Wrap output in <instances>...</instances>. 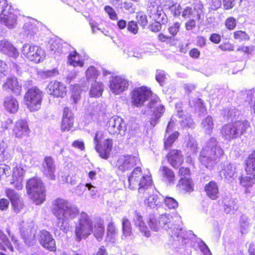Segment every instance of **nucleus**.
I'll return each mask as SVG.
<instances>
[{
    "label": "nucleus",
    "instance_id": "4",
    "mask_svg": "<svg viewBox=\"0 0 255 255\" xmlns=\"http://www.w3.org/2000/svg\"><path fill=\"white\" fill-rule=\"evenodd\" d=\"M128 182L129 188L133 190L138 188V193L152 184L151 174L148 172L143 173L140 167L133 169L128 177Z\"/></svg>",
    "mask_w": 255,
    "mask_h": 255
},
{
    "label": "nucleus",
    "instance_id": "54",
    "mask_svg": "<svg viewBox=\"0 0 255 255\" xmlns=\"http://www.w3.org/2000/svg\"><path fill=\"white\" fill-rule=\"evenodd\" d=\"M11 205L15 212L19 213L23 209L24 204L22 198L20 197L11 203Z\"/></svg>",
    "mask_w": 255,
    "mask_h": 255
},
{
    "label": "nucleus",
    "instance_id": "5",
    "mask_svg": "<svg viewBox=\"0 0 255 255\" xmlns=\"http://www.w3.org/2000/svg\"><path fill=\"white\" fill-rule=\"evenodd\" d=\"M250 125L247 120L235 121L232 124L224 125L221 129L223 137L226 140H231L243 134Z\"/></svg>",
    "mask_w": 255,
    "mask_h": 255
},
{
    "label": "nucleus",
    "instance_id": "24",
    "mask_svg": "<svg viewBox=\"0 0 255 255\" xmlns=\"http://www.w3.org/2000/svg\"><path fill=\"white\" fill-rule=\"evenodd\" d=\"M49 43L50 50L59 54L67 53L71 48L69 44L58 38L51 39Z\"/></svg>",
    "mask_w": 255,
    "mask_h": 255
},
{
    "label": "nucleus",
    "instance_id": "7",
    "mask_svg": "<svg viewBox=\"0 0 255 255\" xmlns=\"http://www.w3.org/2000/svg\"><path fill=\"white\" fill-rule=\"evenodd\" d=\"M42 23L35 19L30 18L25 21L21 35L27 40L38 41L40 37V30Z\"/></svg>",
    "mask_w": 255,
    "mask_h": 255
},
{
    "label": "nucleus",
    "instance_id": "12",
    "mask_svg": "<svg viewBox=\"0 0 255 255\" xmlns=\"http://www.w3.org/2000/svg\"><path fill=\"white\" fill-rule=\"evenodd\" d=\"M148 108L152 113L150 118V125L154 127L159 122V119L165 112L164 106L161 104L158 97H153L148 103Z\"/></svg>",
    "mask_w": 255,
    "mask_h": 255
},
{
    "label": "nucleus",
    "instance_id": "48",
    "mask_svg": "<svg viewBox=\"0 0 255 255\" xmlns=\"http://www.w3.org/2000/svg\"><path fill=\"white\" fill-rule=\"evenodd\" d=\"M189 105L192 107H194L195 109L199 111L200 114H204L206 111L205 107L204 106L202 101L199 98H196L195 100L189 101Z\"/></svg>",
    "mask_w": 255,
    "mask_h": 255
},
{
    "label": "nucleus",
    "instance_id": "56",
    "mask_svg": "<svg viewBox=\"0 0 255 255\" xmlns=\"http://www.w3.org/2000/svg\"><path fill=\"white\" fill-rule=\"evenodd\" d=\"M164 203L169 209H175L178 206L177 202L173 198L166 197L164 199Z\"/></svg>",
    "mask_w": 255,
    "mask_h": 255
},
{
    "label": "nucleus",
    "instance_id": "3",
    "mask_svg": "<svg viewBox=\"0 0 255 255\" xmlns=\"http://www.w3.org/2000/svg\"><path fill=\"white\" fill-rule=\"evenodd\" d=\"M224 150L215 137L207 141L200 153L199 161L206 168L212 170L220 161Z\"/></svg>",
    "mask_w": 255,
    "mask_h": 255
},
{
    "label": "nucleus",
    "instance_id": "28",
    "mask_svg": "<svg viewBox=\"0 0 255 255\" xmlns=\"http://www.w3.org/2000/svg\"><path fill=\"white\" fill-rule=\"evenodd\" d=\"M74 117L73 114L69 109L67 107L64 108L63 119L61 128L62 131H69L73 125Z\"/></svg>",
    "mask_w": 255,
    "mask_h": 255
},
{
    "label": "nucleus",
    "instance_id": "43",
    "mask_svg": "<svg viewBox=\"0 0 255 255\" xmlns=\"http://www.w3.org/2000/svg\"><path fill=\"white\" fill-rule=\"evenodd\" d=\"M177 116L180 119H181V120L179 121V122L181 123L182 127H188L191 128H194L195 124L190 116H184L182 117V111L179 110H178Z\"/></svg>",
    "mask_w": 255,
    "mask_h": 255
},
{
    "label": "nucleus",
    "instance_id": "58",
    "mask_svg": "<svg viewBox=\"0 0 255 255\" xmlns=\"http://www.w3.org/2000/svg\"><path fill=\"white\" fill-rule=\"evenodd\" d=\"M234 37L235 39H238L240 41L249 39V35L246 33V32L242 30L235 31L234 34Z\"/></svg>",
    "mask_w": 255,
    "mask_h": 255
},
{
    "label": "nucleus",
    "instance_id": "32",
    "mask_svg": "<svg viewBox=\"0 0 255 255\" xmlns=\"http://www.w3.org/2000/svg\"><path fill=\"white\" fill-rule=\"evenodd\" d=\"M225 212L227 214H234L238 209L236 199H232L229 196L225 197L222 201Z\"/></svg>",
    "mask_w": 255,
    "mask_h": 255
},
{
    "label": "nucleus",
    "instance_id": "46",
    "mask_svg": "<svg viewBox=\"0 0 255 255\" xmlns=\"http://www.w3.org/2000/svg\"><path fill=\"white\" fill-rule=\"evenodd\" d=\"M242 116L241 111L235 108H231L228 111L227 119L231 121L232 123L240 120Z\"/></svg>",
    "mask_w": 255,
    "mask_h": 255
},
{
    "label": "nucleus",
    "instance_id": "51",
    "mask_svg": "<svg viewBox=\"0 0 255 255\" xmlns=\"http://www.w3.org/2000/svg\"><path fill=\"white\" fill-rule=\"evenodd\" d=\"M179 133L178 131H175L171 134L168 135L164 138V147L168 149L174 143L175 140L178 137Z\"/></svg>",
    "mask_w": 255,
    "mask_h": 255
},
{
    "label": "nucleus",
    "instance_id": "31",
    "mask_svg": "<svg viewBox=\"0 0 255 255\" xmlns=\"http://www.w3.org/2000/svg\"><path fill=\"white\" fill-rule=\"evenodd\" d=\"M133 221L135 226L137 227L140 232L145 237H149L150 236V231L148 227L145 225V223L143 221L142 217L139 213L135 211L134 212V216Z\"/></svg>",
    "mask_w": 255,
    "mask_h": 255
},
{
    "label": "nucleus",
    "instance_id": "10",
    "mask_svg": "<svg viewBox=\"0 0 255 255\" xmlns=\"http://www.w3.org/2000/svg\"><path fill=\"white\" fill-rule=\"evenodd\" d=\"M43 93L39 89L34 87L29 89L25 93V105L31 112L39 110L43 99Z\"/></svg>",
    "mask_w": 255,
    "mask_h": 255
},
{
    "label": "nucleus",
    "instance_id": "34",
    "mask_svg": "<svg viewBox=\"0 0 255 255\" xmlns=\"http://www.w3.org/2000/svg\"><path fill=\"white\" fill-rule=\"evenodd\" d=\"M4 89H8L16 95H19L21 91V86L16 78L13 77L7 79L3 85Z\"/></svg>",
    "mask_w": 255,
    "mask_h": 255
},
{
    "label": "nucleus",
    "instance_id": "41",
    "mask_svg": "<svg viewBox=\"0 0 255 255\" xmlns=\"http://www.w3.org/2000/svg\"><path fill=\"white\" fill-rule=\"evenodd\" d=\"M177 186L187 192H191L194 190L193 183L190 178L181 177Z\"/></svg>",
    "mask_w": 255,
    "mask_h": 255
},
{
    "label": "nucleus",
    "instance_id": "33",
    "mask_svg": "<svg viewBox=\"0 0 255 255\" xmlns=\"http://www.w3.org/2000/svg\"><path fill=\"white\" fill-rule=\"evenodd\" d=\"M160 171L162 172V180L166 184L173 185L175 182V176L174 172L170 168L163 166L160 168Z\"/></svg>",
    "mask_w": 255,
    "mask_h": 255
},
{
    "label": "nucleus",
    "instance_id": "44",
    "mask_svg": "<svg viewBox=\"0 0 255 255\" xmlns=\"http://www.w3.org/2000/svg\"><path fill=\"white\" fill-rule=\"evenodd\" d=\"M103 91V84L101 82H95L91 86L90 95L92 97H99L102 96Z\"/></svg>",
    "mask_w": 255,
    "mask_h": 255
},
{
    "label": "nucleus",
    "instance_id": "29",
    "mask_svg": "<svg viewBox=\"0 0 255 255\" xmlns=\"http://www.w3.org/2000/svg\"><path fill=\"white\" fill-rule=\"evenodd\" d=\"M168 161L173 167L178 168L183 161V157L181 151L178 150L170 151L168 155Z\"/></svg>",
    "mask_w": 255,
    "mask_h": 255
},
{
    "label": "nucleus",
    "instance_id": "52",
    "mask_svg": "<svg viewBox=\"0 0 255 255\" xmlns=\"http://www.w3.org/2000/svg\"><path fill=\"white\" fill-rule=\"evenodd\" d=\"M123 231L125 237L130 236L131 234V225L130 221L126 218L122 220Z\"/></svg>",
    "mask_w": 255,
    "mask_h": 255
},
{
    "label": "nucleus",
    "instance_id": "59",
    "mask_svg": "<svg viewBox=\"0 0 255 255\" xmlns=\"http://www.w3.org/2000/svg\"><path fill=\"white\" fill-rule=\"evenodd\" d=\"M81 91L79 86H75L72 89L71 98L75 103H77L81 98Z\"/></svg>",
    "mask_w": 255,
    "mask_h": 255
},
{
    "label": "nucleus",
    "instance_id": "23",
    "mask_svg": "<svg viewBox=\"0 0 255 255\" xmlns=\"http://www.w3.org/2000/svg\"><path fill=\"white\" fill-rule=\"evenodd\" d=\"M7 12V13L0 14V22L8 28L13 29L17 25V15L15 10L12 8Z\"/></svg>",
    "mask_w": 255,
    "mask_h": 255
},
{
    "label": "nucleus",
    "instance_id": "18",
    "mask_svg": "<svg viewBox=\"0 0 255 255\" xmlns=\"http://www.w3.org/2000/svg\"><path fill=\"white\" fill-rule=\"evenodd\" d=\"M12 180L11 184H13L17 190H21L23 187L22 182L25 173V169L23 165L16 162L13 164Z\"/></svg>",
    "mask_w": 255,
    "mask_h": 255
},
{
    "label": "nucleus",
    "instance_id": "8",
    "mask_svg": "<svg viewBox=\"0 0 255 255\" xmlns=\"http://www.w3.org/2000/svg\"><path fill=\"white\" fill-rule=\"evenodd\" d=\"M93 231V222L87 214L82 212L75 226L76 240L80 242L87 238Z\"/></svg>",
    "mask_w": 255,
    "mask_h": 255
},
{
    "label": "nucleus",
    "instance_id": "37",
    "mask_svg": "<svg viewBox=\"0 0 255 255\" xmlns=\"http://www.w3.org/2000/svg\"><path fill=\"white\" fill-rule=\"evenodd\" d=\"M3 105L5 109L10 113H15L18 108V104L17 100L11 96H7L4 98Z\"/></svg>",
    "mask_w": 255,
    "mask_h": 255
},
{
    "label": "nucleus",
    "instance_id": "30",
    "mask_svg": "<svg viewBox=\"0 0 255 255\" xmlns=\"http://www.w3.org/2000/svg\"><path fill=\"white\" fill-rule=\"evenodd\" d=\"M204 190L207 196L211 200H216L219 197V186L214 181H210L206 184L204 187Z\"/></svg>",
    "mask_w": 255,
    "mask_h": 255
},
{
    "label": "nucleus",
    "instance_id": "53",
    "mask_svg": "<svg viewBox=\"0 0 255 255\" xmlns=\"http://www.w3.org/2000/svg\"><path fill=\"white\" fill-rule=\"evenodd\" d=\"M5 192L7 197L10 201L11 203L21 197L15 190L11 188L6 189Z\"/></svg>",
    "mask_w": 255,
    "mask_h": 255
},
{
    "label": "nucleus",
    "instance_id": "55",
    "mask_svg": "<svg viewBox=\"0 0 255 255\" xmlns=\"http://www.w3.org/2000/svg\"><path fill=\"white\" fill-rule=\"evenodd\" d=\"M249 176L241 177L240 179L241 184L244 187H249L254 183V177L252 175H249Z\"/></svg>",
    "mask_w": 255,
    "mask_h": 255
},
{
    "label": "nucleus",
    "instance_id": "38",
    "mask_svg": "<svg viewBox=\"0 0 255 255\" xmlns=\"http://www.w3.org/2000/svg\"><path fill=\"white\" fill-rule=\"evenodd\" d=\"M68 63L74 67H82L84 62L81 56L76 51H71L68 56Z\"/></svg>",
    "mask_w": 255,
    "mask_h": 255
},
{
    "label": "nucleus",
    "instance_id": "13",
    "mask_svg": "<svg viewBox=\"0 0 255 255\" xmlns=\"http://www.w3.org/2000/svg\"><path fill=\"white\" fill-rule=\"evenodd\" d=\"M20 235L25 243L28 246L32 244V241L35 238L37 227L32 221H22L19 225Z\"/></svg>",
    "mask_w": 255,
    "mask_h": 255
},
{
    "label": "nucleus",
    "instance_id": "50",
    "mask_svg": "<svg viewBox=\"0 0 255 255\" xmlns=\"http://www.w3.org/2000/svg\"><path fill=\"white\" fill-rule=\"evenodd\" d=\"M116 234V229L113 223H109L108 226V231L106 240L111 242H114Z\"/></svg>",
    "mask_w": 255,
    "mask_h": 255
},
{
    "label": "nucleus",
    "instance_id": "17",
    "mask_svg": "<svg viewBox=\"0 0 255 255\" xmlns=\"http://www.w3.org/2000/svg\"><path fill=\"white\" fill-rule=\"evenodd\" d=\"M128 81L123 76H112L109 80V88L114 94L119 95L127 90Z\"/></svg>",
    "mask_w": 255,
    "mask_h": 255
},
{
    "label": "nucleus",
    "instance_id": "2",
    "mask_svg": "<svg viewBox=\"0 0 255 255\" xmlns=\"http://www.w3.org/2000/svg\"><path fill=\"white\" fill-rule=\"evenodd\" d=\"M52 212L57 218L58 227L65 233L69 230V221L79 213L77 206L63 198H58L53 202Z\"/></svg>",
    "mask_w": 255,
    "mask_h": 255
},
{
    "label": "nucleus",
    "instance_id": "40",
    "mask_svg": "<svg viewBox=\"0 0 255 255\" xmlns=\"http://www.w3.org/2000/svg\"><path fill=\"white\" fill-rule=\"evenodd\" d=\"M184 146L186 150L189 153H195L198 149L197 143L196 140L190 134H188L184 141Z\"/></svg>",
    "mask_w": 255,
    "mask_h": 255
},
{
    "label": "nucleus",
    "instance_id": "14",
    "mask_svg": "<svg viewBox=\"0 0 255 255\" xmlns=\"http://www.w3.org/2000/svg\"><path fill=\"white\" fill-rule=\"evenodd\" d=\"M147 13L148 16L154 20H158L166 23L167 17L163 12L162 7L159 4V0H148Z\"/></svg>",
    "mask_w": 255,
    "mask_h": 255
},
{
    "label": "nucleus",
    "instance_id": "39",
    "mask_svg": "<svg viewBox=\"0 0 255 255\" xmlns=\"http://www.w3.org/2000/svg\"><path fill=\"white\" fill-rule=\"evenodd\" d=\"M214 121L212 117L208 116L202 120L201 127L203 131L208 134H210L214 128Z\"/></svg>",
    "mask_w": 255,
    "mask_h": 255
},
{
    "label": "nucleus",
    "instance_id": "16",
    "mask_svg": "<svg viewBox=\"0 0 255 255\" xmlns=\"http://www.w3.org/2000/svg\"><path fill=\"white\" fill-rule=\"evenodd\" d=\"M151 95V92L146 87L135 88L131 92L132 104L137 107L142 106Z\"/></svg>",
    "mask_w": 255,
    "mask_h": 255
},
{
    "label": "nucleus",
    "instance_id": "6",
    "mask_svg": "<svg viewBox=\"0 0 255 255\" xmlns=\"http://www.w3.org/2000/svg\"><path fill=\"white\" fill-rule=\"evenodd\" d=\"M27 193L36 205L42 204L45 199V188L41 179L34 177L26 183Z\"/></svg>",
    "mask_w": 255,
    "mask_h": 255
},
{
    "label": "nucleus",
    "instance_id": "62",
    "mask_svg": "<svg viewBox=\"0 0 255 255\" xmlns=\"http://www.w3.org/2000/svg\"><path fill=\"white\" fill-rule=\"evenodd\" d=\"M6 232L8 234L9 238H11V241L14 246L15 249L18 251H20L21 249L20 245L19 244V242L17 240L16 238L14 237L13 234L10 232V230L9 228L6 229Z\"/></svg>",
    "mask_w": 255,
    "mask_h": 255
},
{
    "label": "nucleus",
    "instance_id": "27",
    "mask_svg": "<svg viewBox=\"0 0 255 255\" xmlns=\"http://www.w3.org/2000/svg\"><path fill=\"white\" fill-rule=\"evenodd\" d=\"M0 50L4 54L14 59H16L19 55V53L16 48L10 42L6 39L2 40L1 41Z\"/></svg>",
    "mask_w": 255,
    "mask_h": 255
},
{
    "label": "nucleus",
    "instance_id": "19",
    "mask_svg": "<svg viewBox=\"0 0 255 255\" xmlns=\"http://www.w3.org/2000/svg\"><path fill=\"white\" fill-rule=\"evenodd\" d=\"M139 162L138 157L133 155H122L118 160L116 166L122 172L130 169Z\"/></svg>",
    "mask_w": 255,
    "mask_h": 255
},
{
    "label": "nucleus",
    "instance_id": "22",
    "mask_svg": "<svg viewBox=\"0 0 255 255\" xmlns=\"http://www.w3.org/2000/svg\"><path fill=\"white\" fill-rule=\"evenodd\" d=\"M47 92L48 94L55 97H64L67 92L65 85L60 82L52 81L47 87Z\"/></svg>",
    "mask_w": 255,
    "mask_h": 255
},
{
    "label": "nucleus",
    "instance_id": "9",
    "mask_svg": "<svg viewBox=\"0 0 255 255\" xmlns=\"http://www.w3.org/2000/svg\"><path fill=\"white\" fill-rule=\"evenodd\" d=\"M21 52L28 60L36 63L43 61L45 57L44 50L40 46L35 44H23Z\"/></svg>",
    "mask_w": 255,
    "mask_h": 255
},
{
    "label": "nucleus",
    "instance_id": "57",
    "mask_svg": "<svg viewBox=\"0 0 255 255\" xmlns=\"http://www.w3.org/2000/svg\"><path fill=\"white\" fill-rule=\"evenodd\" d=\"M11 5L6 0H0V14L7 13L11 8Z\"/></svg>",
    "mask_w": 255,
    "mask_h": 255
},
{
    "label": "nucleus",
    "instance_id": "60",
    "mask_svg": "<svg viewBox=\"0 0 255 255\" xmlns=\"http://www.w3.org/2000/svg\"><path fill=\"white\" fill-rule=\"evenodd\" d=\"M198 247L199 250L204 255H212L210 250L203 241L199 239L198 242Z\"/></svg>",
    "mask_w": 255,
    "mask_h": 255
},
{
    "label": "nucleus",
    "instance_id": "26",
    "mask_svg": "<svg viewBox=\"0 0 255 255\" xmlns=\"http://www.w3.org/2000/svg\"><path fill=\"white\" fill-rule=\"evenodd\" d=\"M113 140L112 138H107L95 148L101 157L107 159L113 148Z\"/></svg>",
    "mask_w": 255,
    "mask_h": 255
},
{
    "label": "nucleus",
    "instance_id": "64",
    "mask_svg": "<svg viewBox=\"0 0 255 255\" xmlns=\"http://www.w3.org/2000/svg\"><path fill=\"white\" fill-rule=\"evenodd\" d=\"M237 25L236 19L233 17H229L226 20L225 25L229 30H233L235 29Z\"/></svg>",
    "mask_w": 255,
    "mask_h": 255
},
{
    "label": "nucleus",
    "instance_id": "49",
    "mask_svg": "<svg viewBox=\"0 0 255 255\" xmlns=\"http://www.w3.org/2000/svg\"><path fill=\"white\" fill-rule=\"evenodd\" d=\"M105 106L103 104H94L91 110V114L93 116H102L105 113Z\"/></svg>",
    "mask_w": 255,
    "mask_h": 255
},
{
    "label": "nucleus",
    "instance_id": "25",
    "mask_svg": "<svg viewBox=\"0 0 255 255\" xmlns=\"http://www.w3.org/2000/svg\"><path fill=\"white\" fill-rule=\"evenodd\" d=\"M30 132V129L26 121L20 120L17 121L13 129V133L15 137L22 138L27 136Z\"/></svg>",
    "mask_w": 255,
    "mask_h": 255
},
{
    "label": "nucleus",
    "instance_id": "21",
    "mask_svg": "<svg viewBox=\"0 0 255 255\" xmlns=\"http://www.w3.org/2000/svg\"><path fill=\"white\" fill-rule=\"evenodd\" d=\"M40 244L45 249L50 251H55L56 249L55 240L52 235L48 231L43 230L38 235Z\"/></svg>",
    "mask_w": 255,
    "mask_h": 255
},
{
    "label": "nucleus",
    "instance_id": "20",
    "mask_svg": "<svg viewBox=\"0 0 255 255\" xmlns=\"http://www.w3.org/2000/svg\"><path fill=\"white\" fill-rule=\"evenodd\" d=\"M41 171L43 175L51 180L56 179V165L53 158L51 156H46L42 162Z\"/></svg>",
    "mask_w": 255,
    "mask_h": 255
},
{
    "label": "nucleus",
    "instance_id": "1",
    "mask_svg": "<svg viewBox=\"0 0 255 255\" xmlns=\"http://www.w3.org/2000/svg\"><path fill=\"white\" fill-rule=\"evenodd\" d=\"M147 222L152 230L157 232L162 228L168 232L173 241L181 245L188 243L190 240L195 237L192 231H186L182 227L181 218L178 215L172 217L168 214H162L157 219L155 213L151 212L148 215Z\"/></svg>",
    "mask_w": 255,
    "mask_h": 255
},
{
    "label": "nucleus",
    "instance_id": "11",
    "mask_svg": "<svg viewBox=\"0 0 255 255\" xmlns=\"http://www.w3.org/2000/svg\"><path fill=\"white\" fill-rule=\"evenodd\" d=\"M106 128L110 134L123 136L126 134L127 124L122 118L113 116L108 120Z\"/></svg>",
    "mask_w": 255,
    "mask_h": 255
},
{
    "label": "nucleus",
    "instance_id": "35",
    "mask_svg": "<svg viewBox=\"0 0 255 255\" xmlns=\"http://www.w3.org/2000/svg\"><path fill=\"white\" fill-rule=\"evenodd\" d=\"M98 241H101L105 234L104 221L101 219H97L94 222L92 232Z\"/></svg>",
    "mask_w": 255,
    "mask_h": 255
},
{
    "label": "nucleus",
    "instance_id": "63",
    "mask_svg": "<svg viewBox=\"0 0 255 255\" xmlns=\"http://www.w3.org/2000/svg\"><path fill=\"white\" fill-rule=\"evenodd\" d=\"M103 139V131L101 130L96 131L94 137V144L95 146V148L97 146L99 145L102 142L101 141Z\"/></svg>",
    "mask_w": 255,
    "mask_h": 255
},
{
    "label": "nucleus",
    "instance_id": "61",
    "mask_svg": "<svg viewBox=\"0 0 255 255\" xmlns=\"http://www.w3.org/2000/svg\"><path fill=\"white\" fill-rule=\"evenodd\" d=\"M104 10L108 14L109 18L113 20L118 19V15L116 12L115 10L111 6L109 5H106L104 7Z\"/></svg>",
    "mask_w": 255,
    "mask_h": 255
},
{
    "label": "nucleus",
    "instance_id": "15",
    "mask_svg": "<svg viewBox=\"0 0 255 255\" xmlns=\"http://www.w3.org/2000/svg\"><path fill=\"white\" fill-rule=\"evenodd\" d=\"M145 191L139 192L143 198L145 205L151 209H157L161 205L162 201L156 194L154 193V188L152 185L145 188Z\"/></svg>",
    "mask_w": 255,
    "mask_h": 255
},
{
    "label": "nucleus",
    "instance_id": "45",
    "mask_svg": "<svg viewBox=\"0 0 255 255\" xmlns=\"http://www.w3.org/2000/svg\"><path fill=\"white\" fill-rule=\"evenodd\" d=\"M0 239L2 241V243L0 242V249L6 251V248L10 252H13L14 249L13 247L12 246L10 242L8 239L6 235H5L3 232L0 230Z\"/></svg>",
    "mask_w": 255,
    "mask_h": 255
},
{
    "label": "nucleus",
    "instance_id": "36",
    "mask_svg": "<svg viewBox=\"0 0 255 255\" xmlns=\"http://www.w3.org/2000/svg\"><path fill=\"white\" fill-rule=\"evenodd\" d=\"M225 178L229 181H232L237 176L236 168L234 164L229 163L224 166L221 171Z\"/></svg>",
    "mask_w": 255,
    "mask_h": 255
},
{
    "label": "nucleus",
    "instance_id": "47",
    "mask_svg": "<svg viewBox=\"0 0 255 255\" xmlns=\"http://www.w3.org/2000/svg\"><path fill=\"white\" fill-rule=\"evenodd\" d=\"M100 74V71L93 66L89 67L86 71V78L89 81H95Z\"/></svg>",
    "mask_w": 255,
    "mask_h": 255
},
{
    "label": "nucleus",
    "instance_id": "42",
    "mask_svg": "<svg viewBox=\"0 0 255 255\" xmlns=\"http://www.w3.org/2000/svg\"><path fill=\"white\" fill-rule=\"evenodd\" d=\"M246 171L248 175L255 177V150L249 155L247 160Z\"/></svg>",
    "mask_w": 255,
    "mask_h": 255
}]
</instances>
